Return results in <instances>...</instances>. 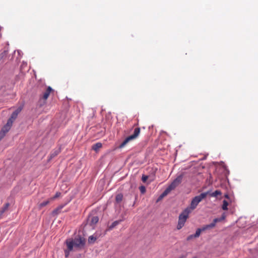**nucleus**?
Wrapping results in <instances>:
<instances>
[{"label": "nucleus", "mask_w": 258, "mask_h": 258, "mask_svg": "<svg viewBox=\"0 0 258 258\" xmlns=\"http://www.w3.org/2000/svg\"><path fill=\"white\" fill-rule=\"evenodd\" d=\"M102 147V144L98 142L93 145L92 148L95 151L97 152Z\"/></svg>", "instance_id": "4468645a"}, {"label": "nucleus", "mask_w": 258, "mask_h": 258, "mask_svg": "<svg viewBox=\"0 0 258 258\" xmlns=\"http://www.w3.org/2000/svg\"><path fill=\"white\" fill-rule=\"evenodd\" d=\"M208 194V192H203L200 195L196 196L194 197L190 203V205L189 207L187 208L190 209V211L194 210L196 208L198 204L205 198H206Z\"/></svg>", "instance_id": "7ed1b4c3"}, {"label": "nucleus", "mask_w": 258, "mask_h": 258, "mask_svg": "<svg viewBox=\"0 0 258 258\" xmlns=\"http://www.w3.org/2000/svg\"><path fill=\"white\" fill-rule=\"evenodd\" d=\"M69 242L71 244L73 249L79 250L84 247L86 240L84 237L78 235L74 238H69L66 240V244H68Z\"/></svg>", "instance_id": "f03ea898"}, {"label": "nucleus", "mask_w": 258, "mask_h": 258, "mask_svg": "<svg viewBox=\"0 0 258 258\" xmlns=\"http://www.w3.org/2000/svg\"><path fill=\"white\" fill-rule=\"evenodd\" d=\"M183 176V174L178 175L167 187L171 191L175 188L181 182Z\"/></svg>", "instance_id": "39448f33"}, {"label": "nucleus", "mask_w": 258, "mask_h": 258, "mask_svg": "<svg viewBox=\"0 0 258 258\" xmlns=\"http://www.w3.org/2000/svg\"><path fill=\"white\" fill-rule=\"evenodd\" d=\"M10 207V204L7 203L4 205L3 207L0 210V216H1L6 211L8 210Z\"/></svg>", "instance_id": "f8f14e48"}, {"label": "nucleus", "mask_w": 258, "mask_h": 258, "mask_svg": "<svg viewBox=\"0 0 258 258\" xmlns=\"http://www.w3.org/2000/svg\"><path fill=\"white\" fill-rule=\"evenodd\" d=\"M140 191H141V192L142 193H144L145 192V190H146L145 187L144 186H141L140 187Z\"/></svg>", "instance_id": "bb28decb"}, {"label": "nucleus", "mask_w": 258, "mask_h": 258, "mask_svg": "<svg viewBox=\"0 0 258 258\" xmlns=\"http://www.w3.org/2000/svg\"><path fill=\"white\" fill-rule=\"evenodd\" d=\"M140 128L136 127L135 128L134 134L125 139L122 143L119 146V148H123L129 142L137 139L140 133Z\"/></svg>", "instance_id": "20e7f679"}, {"label": "nucleus", "mask_w": 258, "mask_h": 258, "mask_svg": "<svg viewBox=\"0 0 258 258\" xmlns=\"http://www.w3.org/2000/svg\"><path fill=\"white\" fill-rule=\"evenodd\" d=\"M191 212L190 209L186 208L179 216V218L186 222L188 217L189 213Z\"/></svg>", "instance_id": "423d86ee"}, {"label": "nucleus", "mask_w": 258, "mask_h": 258, "mask_svg": "<svg viewBox=\"0 0 258 258\" xmlns=\"http://www.w3.org/2000/svg\"><path fill=\"white\" fill-rule=\"evenodd\" d=\"M122 220H119L114 221L108 228V230H111L113 229L115 226L118 225Z\"/></svg>", "instance_id": "ddd939ff"}, {"label": "nucleus", "mask_w": 258, "mask_h": 258, "mask_svg": "<svg viewBox=\"0 0 258 258\" xmlns=\"http://www.w3.org/2000/svg\"><path fill=\"white\" fill-rule=\"evenodd\" d=\"M22 110V107L20 106L12 113L10 118L8 120L6 124L2 127L0 131V141L6 136V133L10 131L13 122L17 118L18 115Z\"/></svg>", "instance_id": "f257e3e1"}, {"label": "nucleus", "mask_w": 258, "mask_h": 258, "mask_svg": "<svg viewBox=\"0 0 258 258\" xmlns=\"http://www.w3.org/2000/svg\"><path fill=\"white\" fill-rule=\"evenodd\" d=\"M170 191H171V190L168 187H167V188L164 191V192L159 197L158 201L160 200V199H162L164 197L166 196Z\"/></svg>", "instance_id": "a211bd4d"}, {"label": "nucleus", "mask_w": 258, "mask_h": 258, "mask_svg": "<svg viewBox=\"0 0 258 258\" xmlns=\"http://www.w3.org/2000/svg\"><path fill=\"white\" fill-rule=\"evenodd\" d=\"M148 179V176L143 175L142 177V180L143 182H145Z\"/></svg>", "instance_id": "393cba45"}, {"label": "nucleus", "mask_w": 258, "mask_h": 258, "mask_svg": "<svg viewBox=\"0 0 258 258\" xmlns=\"http://www.w3.org/2000/svg\"><path fill=\"white\" fill-rule=\"evenodd\" d=\"M98 237L96 236L91 235L88 237V242L90 244H93L97 240Z\"/></svg>", "instance_id": "dca6fc26"}, {"label": "nucleus", "mask_w": 258, "mask_h": 258, "mask_svg": "<svg viewBox=\"0 0 258 258\" xmlns=\"http://www.w3.org/2000/svg\"><path fill=\"white\" fill-rule=\"evenodd\" d=\"M195 238L194 234L190 235L187 237V240H188V241L190 240L191 239H192V238Z\"/></svg>", "instance_id": "a878e982"}, {"label": "nucleus", "mask_w": 258, "mask_h": 258, "mask_svg": "<svg viewBox=\"0 0 258 258\" xmlns=\"http://www.w3.org/2000/svg\"><path fill=\"white\" fill-rule=\"evenodd\" d=\"M52 91V89L50 86L48 87L46 90L43 93L42 98L45 100H47Z\"/></svg>", "instance_id": "6e6552de"}, {"label": "nucleus", "mask_w": 258, "mask_h": 258, "mask_svg": "<svg viewBox=\"0 0 258 258\" xmlns=\"http://www.w3.org/2000/svg\"><path fill=\"white\" fill-rule=\"evenodd\" d=\"M202 232V231L201 228L197 229L195 234H194L195 235V237H196V238L199 237L200 236V234H201Z\"/></svg>", "instance_id": "4be33fe9"}, {"label": "nucleus", "mask_w": 258, "mask_h": 258, "mask_svg": "<svg viewBox=\"0 0 258 258\" xmlns=\"http://www.w3.org/2000/svg\"><path fill=\"white\" fill-rule=\"evenodd\" d=\"M50 202V200H48L46 201H44L43 202H42L39 205V207H44L45 206H46L47 204H48Z\"/></svg>", "instance_id": "5701e85b"}, {"label": "nucleus", "mask_w": 258, "mask_h": 258, "mask_svg": "<svg viewBox=\"0 0 258 258\" xmlns=\"http://www.w3.org/2000/svg\"><path fill=\"white\" fill-rule=\"evenodd\" d=\"M193 258H197L196 257H194Z\"/></svg>", "instance_id": "c85d7f7f"}, {"label": "nucleus", "mask_w": 258, "mask_h": 258, "mask_svg": "<svg viewBox=\"0 0 258 258\" xmlns=\"http://www.w3.org/2000/svg\"><path fill=\"white\" fill-rule=\"evenodd\" d=\"M228 205V203L227 201L224 200L223 202L222 205V209L223 210H227L228 209L227 206Z\"/></svg>", "instance_id": "412c9836"}, {"label": "nucleus", "mask_w": 258, "mask_h": 258, "mask_svg": "<svg viewBox=\"0 0 258 258\" xmlns=\"http://www.w3.org/2000/svg\"><path fill=\"white\" fill-rule=\"evenodd\" d=\"M215 226V225L214 223V222H213L212 223H211L210 224L204 226L203 227H202L201 228V229L202 231L203 232V231H205L207 230L212 229V228H214Z\"/></svg>", "instance_id": "9b49d317"}, {"label": "nucleus", "mask_w": 258, "mask_h": 258, "mask_svg": "<svg viewBox=\"0 0 258 258\" xmlns=\"http://www.w3.org/2000/svg\"><path fill=\"white\" fill-rule=\"evenodd\" d=\"M185 223V222L184 221L178 218V222L177 226V229L178 230L181 229L184 225Z\"/></svg>", "instance_id": "2eb2a0df"}, {"label": "nucleus", "mask_w": 258, "mask_h": 258, "mask_svg": "<svg viewBox=\"0 0 258 258\" xmlns=\"http://www.w3.org/2000/svg\"><path fill=\"white\" fill-rule=\"evenodd\" d=\"M99 218L97 216H91L88 218V223L93 227L98 222Z\"/></svg>", "instance_id": "0eeeda50"}, {"label": "nucleus", "mask_w": 258, "mask_h": 258, "mask_svg": "<svg viewBox=\"0 0 258 258\" xmlns=\"http://www.w3.org/2000/svg\"><path fill=\"white\" fill-rule=\"evenodd\" d=\"M225 214H223L221 217L220 218H215L213 220V222L215 224V225H216V224L217 223V222H221L222 221V220H224L225 219Z\"/></svg>", "instance_id": "f3484780"}, {"label": "nucleus", "mask_w": 258, "mask_h": 258, "mask_svg": "<svg viewBox=\"0 0 258 258\" xmlns=\"http://www.w3.org/2000/svg\"><path fill=\"white\" fill-rule=\"evenodd\" d=\"M67 248L64 250V254L66 257H68L70 255L71 251L73 250L71 244L69 242L68 244H66Z\"/></svg>", "instance_id": "1a4fd4ad"}, {"label": "nucleus", "mask_w": 258, "mask_h": 258, "mask_svg": "<svg viewBox=\"0 0 258 258\" xmlns=\"http://www.w3.org/2000/svg\"><path fill=\"white\" fill-rule=\"evenodd\" d=\"M123 198V195L121 194H117L115 197V201L117 203H120Z\"/></svg>", "instance_id": "aec40b11"}, {"label": "nucleus", "mask_w": 258, "mask_h": 258, "mask_svg": "<svg viewBox=\"0 0 258 258\" xmlns=\"http://www.w3.org/2000/svg\"><path fill=\"white\" fill-rule=\"evenodd\" d=\"M225 198H229V197H228V195H226L225 196Z\"/></svg>", "instance_id": "cd10ccee"}, {"label": "nucleus", "mask_w": 258, "mask_h": 258, "mask_svg": "<svg viewBox=\"0 0 258 258\" xmlns=\"http://www.w3.org/2000/svg\"><path fill=\"white\" fill-rule=\"evenodd\" d=\"M61 194L60 192H57L55 195H54V196H53V197L51 198L50 199V200H54V199L58 198L60 196Z\"/></svg>", "instance_id": "b1692460"}, {"label": "nucleus", "mask_w": 258, "mask_h": 258, "mask_svg": "<svg viewBox=\"0 0 258 258\" xmlns=\"http://www.w3.org/2000/svg\"><path fill=\"white\" fill-rule=\"evenodd\" d=\"M221 195L222 192L220 190H216L214 192L210 194V196L212 197H217L218 196H220Z\"/></svg>", "instance_id": "6ab92c4d"}, {"label": "nucleus", "mask_w": 258, "mask_h": 258, "mask_svg": "<svg viewBox=\"0 0 258 258\" xmlns=\"http://www.w3.org/2000/svg\"><path fill=\"white\" fill-rule=\"evenodd\" d=\"M60 152V149L58 148L57 149H55L53 150L51 154H50L49 157V160H51L52 158L56 157L59 153Z\"/></svg>", "instance_id": "9d476101"}]
</instances>
